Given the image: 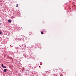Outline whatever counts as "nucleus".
<instances>
[{"instance_id": "nucleus-1", "label": "nucleus", "mask_w": 76, "mask_h": 76, "mask_svg": "<svg viewBox=\"0 0 76 76\" xmlns=\"http://www.w3.org/2000/svg\"><path fill=\"white\" fill-rule=\"evenodd\" d=\"M8 22L9 23H11V22H12V21L11 20H8Z\"/></svg>"}, {"instance_id": "nucleus-2", "label": "nucleus", "mask_w": 76, "mask_h": 76, "mask_svg": "<svg viewBox=\"0 0 76 76\" xmlns=\"http://www.w3.org/2000/svg\"><path fill=\"white\" fill-rule=\"evenodd\" d=\"M7 69H5L4 70V72H6V71H7Z\"/></svg>"}, {"instance_id": "nucleus-3", "label": "nucleus", "mask_w": 76, "mask_h": 76, "mask_svg": "<svg viewBox=\"0 0 76 76\" xmlns=\"http://www.w3.org/2000/svg\"><path fill=\"white\" fill-rule=\"evenodd\" d=\"M28 70H27L26 71L25 70V72L26 73H28Z\"/></svg>"}, {"instance_id": "nucleus-4", "label": "nucleus", "mask_w": 76, "mask_h": 76, "mask_svg": "<svg viewBox=\"0 0 76 76\" xmlns=\"http://www.w3.org/2000/svg\"><path fill=\"white\" fill-rule=\"evenodd\" d=\"M4 69H5L6 68V66H4L3 67H2Z\"/></svg>"}, {"instance_id": "nucleus-5", "label": "nucleus", "mask_w": 76, "mask_h": 76, "mask_svg": "<svg viewBox=\"0 0 76 76\" xmlns=\"http://www.w3.org/2000/svg\"><path fill=\"white\" fill-rule=\"evenodd\" d=\"M41 33L42 34H44V32H42V31L41 32Z\"/></svg>"}, {"instance_id": "nucleus-6", "label": "nucleus", "mask_w": 76, "mask_h": 76, "mask_svg": "<svg viewBox=\"0 0 76 76\" xmlns=\"http://www.w3.org/2000/svg\"><path fill=\"white\" fill-rule=\"evenodd\" d=\"M3 64H1V67H3Z\"/></svg>"}, {"instance_id": "nucleus-7", "label": "nucleus", "mask_w": 76, "mask_h": 76, "mask_svg": "<svg viewBox=\"0 0 76 76\" xmlns=\"http://www.w3.org/2000/svg\"><path fill=\"white\" fill-rule=\"evenodd\" d=\"M2 34V32L1 31H0V34Z\"/></svg>"}, {"instance_id": "nucleus-8", "label": "nucleus", "mask_w": 76, "mask_h": 76, "mask_svg": "<svg viewBox=\"0 0 76 76\" xmlns=\"http://www.w3.org/2000/svg\"><path fill=\"white\" fill-rule=\"evenodd\" d=\"M17 6H16V7H18V4H17Z\"/></svg>"}, {"instance_id": "nucleus-9", "label": "nucleus", "mask_w": 76, "mask_h": 76, "mask_svg": "<svg viewBox=\"0 0 76 76\" xmlns=\"http://www.w3.org/2000/svg\"><path fill=\"white\" fill-rule=\"evenodd\" d=\"M41 67V66H39V67Z\"/></svg>"}, {"instance_id": "nucleus-10", "label": "nucleus", "mask_w": 76, "mask_h": 76, "mask_svg": "<svg viewBox=\"0 0 76 76\" xmlns=\"http://www.w3.org/2000/svg\"><path fill=\"white\" fill-rule=\"evenodd\" d=\"M31 34V33H29V34Z\"/></svg>"}, {"instance_id": "nucleus-11", "label": "nucleus", "mask_w": 76, "mask_h": 76, "mask_svg": "<svg viewBox=\"0 0 76 76\" xmlns=\"http://www.w3.org/2000/svg\"><path fill=\"white\" fill-rule=\"evenodd\" d=\"M14 18V17H13V18Z\"/></svg>"}]
</instances>
